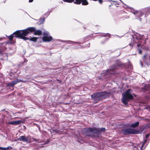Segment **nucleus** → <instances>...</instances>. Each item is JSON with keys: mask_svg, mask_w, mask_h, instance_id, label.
Instances as JSON below:
<instances>
[{"mask_svg": "<svg viewBox=\"0 0 150 150\" xmlns=\"http://www.w3.org/2000/svg\"><path fill=\"white\" fill-rule=\"evenodd\" d=\"M35 30V28L33 27H29L24 30H18L8 36V38L10 41H12L13 37V35H14L15 37L16 38H19L24 40H26L28 39L25 36L27 35L30 33L33 32Z\"/></svg>", "mask_w": 150, "mask_h": 150, "instance_id": "1", "label": "nucleus"}, {"mask_svg": "<svg viewBox=\"0 0 150 150\" xmlns=\"http://www.w3.org/2000/svg\"><path fill=\"white\" fill-rule=\"evenodd\" d=\"M132 91L131 89H128L127 91L122 94L123 97L121 98L122 102L125 105L127 104V102L133 98Z\"/></svg>", "mask_w": 150, "mask_h": 150, "instance_id": "2", "label": "nucleus"}, {"mask_svg": "<svg viewBox=\"0 0 150 150\" xmlns=\"http://www.w3.org/2000/svg\"><path fill=\"white\" fill-rule=\"evenodd\" d=\"M109 93L106 92H103L94 93L91 96L92 99L94 100L96 103L102 98H104L108 97Z\"/></svg>", "mask_w": 150, "mask_h": 150, "instance_id": "3", "label": "nucleus"}, {"mask_svg": "<svg viewBox=\"0 0 150 150\" xmlns=\"http://www.w3.org/2000/svg\"><path fill=\"white\" fill-rule=\"evenodd\" d=\"M84 130L85 132L84 134L86 136H90L91 134H99L100 133V131L104 132L105 129V128H101L100 129L96 128H89L85 129Z\"/></svg>", "mask_w": 150, "mask_h": 150, "instance_id": "4", "label": "nucleus"}, {"mask_svg": "<svg viewBox=\"0 0 150 150\" xmlns=\"http://www.w3.org/2000/svg\"><path fill=\"white\" fill-rule=\"evenodd\" d=\"M43 37L42 38V40L44 42H50L51 41L53 38L51 36L48 32L45 31L43 33Z\"/></svg>", "mask_w": 150, "mask_h": 150, "instance_id": "5", "label": "nucleus"}, {"mask_svg": "<svg viewBox=\"0 0 150 150\" xmlns=\"http://www.w3.org/2000/svg\"><path fill=\"white\" fill-rule=\"evenodd\" d=\"M66 2L71 3L74 2V4H80L81 3L83 5H86L88 4V2L87 0H67Z\"/></svg>", "mask_w": 150, "mask_h": 150, "instance_id": "6", "label": "nucleus"}, {"mask_svg": "<svg viewBox=\"0 0 150 150\" xmlns=\"http://www.w3.org/2000/svg\"><path fill=\"white\" fill-rule=\"evenodd\" d=\"M149 9V8H146L143 9L142 11H135L134 9L131 10L132 12L134 15L139 17H141L143 15V13L145 11H147Z\"/></svg>", "mask_w": 150, "mask_h": 150, "instance_id": "7", "label": "nucleus"}, {"mask_svg": "<svg viewBox=\"0 0 150 150\" xmlns=\"http://www.w3.org/2000/svg\"><path fill=\"white\" fill-rule=\"evenodd\" d=\"M122 133L125 135L130 134H137V133L134 129L131 128L127 129L122 130Z\"/></svg>", "mask_w": 150, "mask_h": 150, "instance_id": "8", "label": "nucleus"}, {"mask_svg": "<svg viewBox=\"0 0 150 150\" xmlns=\"http://www.w3.org/2000/svg\"><path fill=\"white\" fill-rule=\"evenodd\" d=\"M144 35H140L137 34V36H135L133 37V42L135 43H137L139 42L138 41L139 39H143Z\"/></svg>", "mask_w": 150, "mask_h": 150, "instance_id": "9", "label": "nucleus"}, {"mask_svg": "<svg viewBox=\"0 0 150 150\" xmlns=\"http://www.w3.org/2000/svg\"><path fill=\"white\" fill-rule=\"evenodd\" d=\"M28 137H25V136H20L19 138L18 139V140H20L26 142L27 143H28L29 142V138Z\"/></svg>", "mask_w": 150, "mask_h": 150, "instance_id": "10", "label": "nucleus"}, {"mask_svg": "<svg viewBox=\"0 0 150 150\" xmlns=\"http://www.w3.org/2000/svg\"><path fill=\"white\" fill-rule=\"evenodd\" d=\"M103 73L102 74V76H105L108 75L109 74H113L114 71L113 69H109L103 71Z\"/></svg>", "mask_w": 150, "mask_h": 150, "instance_id": "11", "label": "nucleus"}, {"mask_svg": "<svg viewBox=\"0 0 150 150\" xmlns=\"http://www.w3.org/2000/svg\"><path fill=\"white\" fill-rule=\"evenodd\" d=\"M21 81H19L18 79H17L15 81H13L8 83V86H13L15 85L17 83H19Z\"/></svg>", "mask_w": 150, "mask_h": 150, "instance_id": "12", "label": "nucleus"}, {"mask_svg": "<svg viewBox=\"0 0 150 150\" xmlns=\"http://www.w3.org/2000/svg\"><path fill=\"white\" fill-rule=\"evenodd\" d=\"M29 142L28 143L31 142H39V139H37L33 138H32L30 136H29Z\"/></svg>", "mask_w": 150, "mask_h": 150, "instance_id": "13", "label": "nucleus"}, {"mask_svg": "<svg viewBox=\"0 0 150 150\" xmlns=\"http://www.w3.org/2000/svg\"><path fill=\"white\" fill-rule=\"evenodd\" d=\"M62 42H67V43L74 45H78L79 44L78 42H73L70 40L62 41Z\"/></svg>", "mask_w": 150, "mask_h": 150, "instance_id": "14", "label": "nucleus"}, {"mask_svg": "<svg viewBox=\"0 0 150 150\" xmlns=\"http://www.w3.org/2000/svg\"><path fill=\"white\" fill-rule=\"evenodd\" d=\"M143 89L144 90H150V85L148 84H146L144 86Z\"/></svg>", "mask_w": 150, "mask_h": 150, "instance_id": "15", "label": "nucleus"}, {"mask_svg": "<svg viewBox=\"0 0 150 150\" xmlns=\"http://www.w3.org/2000/svg\"><path fill=\"white\" fill-rule=\"evenodd\" d=\"M42 33V31L40 30H38L36 31L34 33V34L35 35H40Z\"/></svg>", "mask_w": 150, "mask_h": 150, "instance_id": "16", "label": "nucleus"}, {"mask_svg": "<svg viewBox=\"0 0 150 150\" xmlns=\"http://www.w3.org/2000/svg\"><path fill=\"white\" fill-rule=\"evenodd\" d=\"M139 124V122H137L131 125L130 127H132L134 128L138 126Z\"/></svg>", "mask_w": 150, "mask_h": 150, "instance_id": "17", "label": "nucleus"}, {"mask_svg": "<svg viewBox=\"0 0 150 150\" xmlns=\"http://www.w3.org/2000/svg\"><path fill=\"white\" fill-rule=\"evenodd\" d=\"M26 38L27 39H28L27 40L29 39L30 41H33V42H35L37 40V39H38V38H36L35 37L31 38L30 39H28V38Z\"/></svg>", "mask_w": 150, "mask_h": 150, "instance_id": "18", "label": "nucleus"}, {"mask_svg": "<svg viewBox=\"0 0 150 150\" xmlns=\"http://www.w3.org/2000/svg\"><path fill=\"white\" fill-rule=\"evenodd\" d=\"M51 132V133L52 132L54 134L59 133L58 131L57 130H52Z\"/></svg>", "mask_w": 150, "mask_h": 150, "instance_id": "19", "label": "nucleus"}, {"mask_svg": "<svg viewBox=\"0 0 150 150\" xmlns=\"http://www.w3.org/2000/svg\"><path fill=\"white\" fill-rule=\"evenodd\" d=\"M21 122V121L20 120L14 121V125H16L19 124Z\"/></svg>", "mask_w": 150, "mask_h": 150, "instance_id": "20", "label": "nucleus"}, {"mask_svg": "<svg viewBox=\"0 0 150 150\" xmlns=\"http://www.w3.org/2000/svg\"><path fill=\"white\" fill-rule=\"evenodd\" d=\"M45 18H41L40 20V23H42L45 21Z\"/></svg>", "mask_w": 150, "mask_h": 150, "instance_id": "21", "label": "nucleus"}, {"mask_svg": "<svg viewBox=\"0 0 150 150\" xmlns=\"http://www.w3.org/2000/svg\"><path fill=\"white\" fill-rule=\"evenodd\" d=\"M147 140H145V142H144L142 144V145H141V146H140V149H142V148H143V146H144V144L146 142V141H147Z\"/></svg>", "mask_w": 150, "mask_h": 150, "instance_id": "22", "label": "nucleus"}, {"mask_svg": "<svg viewBox=\"0 0 150 150\" xmlns=\"http://www.w3.org/2000/svg\"><path fill=\"white\" fill-rule=\"evenodd\" d=\"M8 124L14 125V121L9 122L7 123Z\"/></svg>", "mask_w": 150, "mask_h": 150, "instance_id": "23", "label": "nucleus"}, {"mask_svg": "<svg viewBox=\"0 0 150 150\" xmlns=\"http://www.w3.org/2000/svg\"><path fill=\"white\" fill-rule=\"evenodd\" d=\"M9 149V147H1V149H2L3 150H6L8 149Z\"/></svg>", "mask_w": 150, "mask_h": 150, "instance_id": "24", "label": "nucleus"}, {"mask_svg": "<svg viewBox=\"0 0 150 150\" xmlns=\"http://www.w3.org/2000/svg\"><path fill=\"white\" fill-rule=\"evenodd\" d=\"M107 36H108L109 37H110L111 35L109 34H105V35H103V36L104 37H106Z\"/></svg>", "mask_w": 150, "mask_h": 150, "instance_id": "25", "label": "nucleus"}, {"mask_svg": "<svg viewBox=\"0 0 150 150\" xmlns=\"http://www.w3.org/2000/svg\"><path fill=\"white\" fill-rule=\"evenodd\" d=\"M150 134H146V139H147L149 137V136H150Z\"/></svg>", "mask_w": 150, "mask_h": 150, "instance_id": "26", "label": "nucleus"}, {"mask_svg": "<svg viewBox=\"0 0 150 150\" xmlns=\"http://www.w3.org/2000/svg\"><path fill=\"white\" fill-rule=\"evenodd\" d=\"M33 0H29V2H31L33 1Z\"/></svg>", "mask_w": 150, "mask_h": 150, "instance_id": "27", "label": "nucleus"}, {"mask_svg": "<svg viewBox=\"0 0 150 150\" xmlns=\"http://www.w3.org/2000/svg\"><path fill=\"white\" fill-rule=\"evenodd\" d=\"M140 64H141L142 65V67L143 66V64H142V62L141 61H140Z\"/></svg>", "mask_w": 150, "mask_h": 150, "instance_id": "28", "label": "nucleus"}, {"mask_svg": "<svg viewBox=\"0 0 150 150\" xmlns=\"http://www.w3.org/2000/svg\"><path fill=\"white\" fill-rule=\"evenodd\" d=\"M66 2L67 1H68L67 0H62Z\"/></svg>", "mask_w": 150, "mask_h": 150, "instance_id": "29", "label": "nucleus"}, {"mask_svg": "<svg viewBox=\"0 0 150 150\" xmlns=\"http://www.w3.org/2000/svg\"><path fill=\"white\" fill-rule=\"evenodd\" d=\"M139 53H142V51H141V50H140L139 51Z\"/></svg>", "mask_w": 150, "mask_h": 150, "instance_id": "30", "label": "nucleus"}, {"mask_svg": "<svg viewBox=\"0 0 150 150\" xmlns=\"http://www.w3.org/2000/svg\"><path fill=\"white\" fill-rule=\"evenodd\" d=\"M90 46V43H89L88 45L86 46L87 47H89Z\"/></svg>", "mask_w": 150, "mask_h": 150, "instance_id": "31", "label": "nucleus"}, {"mask_svg": "<svg viewBox=\"0 0 150 150\" xmlns=\"http://www.w3.org/2000/svg\"><path fill=\"white\" fill-rule=\"evenodd\" d=\"M145 58V55H144V58H143V59H144Z\"/></svg>", "mask_w": 150, "mask_h": 150, "instance_id": "32", "label": "nucleus"}, {"mask_svg": "<svg viewBox=\"0 0 150 150\" xmlns=\"http://www.w3.org/2000/svg\"><path fill=\"white\" fill-rule=\"evenodd\" d=\"M47 13V16H48L49 15V13Z\"/></svg>", "mask_w": 150, "mask_h": 150, "instance_id": "33", "label": "nucleus"}, {"mask_svg": "<svg viewBox=\"0 0 150 150\" xmlns=\"http://www.w3.org/2000/svg\"><path fill=\"white\" fill-rule=\"evenodd\" d=\"M137 46H139V44H137Z\"/></svg>", "mask_w": 150, "mask_h": 150, "instance_id": "34", "label": "nucleus"}, {"mask_svg": "<svg viewBox=\"0 0 150 150\" xmlns=\"http://www.w3.org/2000/svg\"><path fill=\"white\" fill-rule=\"evenodd\" d=\"M1 147H0V149H1Z\"/></svg>", "mask_w": 150, "mask_h": 150, "instance_id": "35", "label": "nucleus"}]
</instances>
